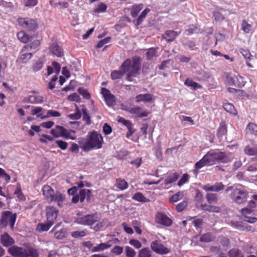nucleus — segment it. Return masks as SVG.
I'll return each instance as SVG.
<instances>
[{"label": "nucleus", "instance_id": "obj_1", "mask_svg": "<svg viewBox=\"0 0 257 257\" xmlns=\"http://www.w3.org/2000/svg\"><path fill=\"white\" fill-rule=\"evenodd\" d=\"M141 67V59L138 56L127 58L120 65L119 70H113L110 77L112 80L119 79L126 73V79L132 81L133 78L136 77Z\"/></svg>", "mask_w": 257, "mask_h": 257}, {"label": "nucleus", "instance_id": "obj_2", "mask_svg": "<svg viewBox=\"0 0 257 257\" xmlns=\"http://www.w3.org/2000/svg\"><path fill=\"white\" fill-rule=\"evenodd\" d=\"M103 139L101 135L95 131L88 133L84 141H79L81 149L85 152L102 147Z\"/></svg>", "mask_w": 257, "mask_h": 257}, {"label": "nucleus", "instance_id": "obj_3", "mask_svg": "<svg viewBox=\"0 0 257 257\" xmlns=\"http://www.w3.org/2000/svg\"><path fill=\"white\" fill-rule=\"evenodd\" d=\"M44 199L48 202L56 203L59 207L63 206L65 195L59 191L55 192L49 185H44L42 188Z\"/></svg>", "mask_w": 257, "mask_h": 257}, {"label": "nucleus", "instance_id": "obj_4", "mask_svg": "<svg viewBox=\"0 0 257 257\" xmlns=\"http://www.w3.org/2000/svg\"><path fill=\"white\" fill-rule=\"evenodd\" d=\"M229 191H231L230 197L235 203L241 204L246 201L248 193L242 185L235 184L233 186L228 187L225 190L226 193Z\"/></svg>", "mask_w": 257, "mask_h": 257}, {"label": "nucleus", "instance_id": "obj_5", "mask_svg": "<svg viewBox=\"0 0 257 257\" xmlns=\"http://www.w3.org/2000/svg\"><path fill=\"white\" fill-rule=\"evenodd\" d=\"M9 253L13 257H39L38 250L31 246H27L26 248L13 245L8 249Z\"/></svg>", "mask_w": 257, "mask_h": 257}, {"label": "nucleus", "instance_id": "obj_6", "mask_svg": "<svg viewBox=\"0 0 257 257\" xmlns=\"http://www.w3.org/2000/svg\"><path fill=\"white\" fill-rule=\"evenodd\" d=\"M204 157L209 166L217 163H225L227 160L225 153L215 150L208 151Z\"/></svg>", "mask_w": 257, "mask_h": 257}, {"label": "nucleus", "instance_id": "obj_7", "mask_svg": "<svg viewBox=\"0 0 257 257\" xmlns=\"http://www.w3.org/2000/svg\"><path fill=\"white\" fill-rule=\"evenodd\" d=\"M17 22L20 26L28 32H36L39 27L38 19H33L29 17L19 18L17 19Z\"/></svg>", "mask_w": 257, "mask_h": 257}, {"label": "nucleus", "instance_id": "obj_8", "mask_svg": "<svg viewBox=\"0 0 257 257\" xmlns=\"http://www.w3.org/2000/svg\"><path fill=\"white\" fill-rule=\"evenodd\" d=\"M16 218V213H13L10 211H4L0 219L1 227H6L9 224L11 228L13 229Z\"/></svg>", "mask_w": 257, "mask_h": 257}, {"label": "nucleus", "instance_id": "obj_9", "mask_svg": "<svg viewBox=\"0 0 257 257\" xmlns=\"http://www.w3.org/2000/svg\"><path fill=\"white\" fill-rule=\"evenodd\" d=\"M99 219L100 217L98 213L95 212L78 218L76 219V222L81 225L92 226L98 222Z\"/></svg>", "mask_w": 257, "mask_h": 257}, {"label": "nucleus", "instance_id": "obj_10", "mask_svg": "<svg viewBox=\"0 0 257 257\" xmlns=\"http://www.w3.org/2000/svg\"><path fill=\"white\" fill-rule=\"evenodd\" d=\"M150 246L155 252L161 255L166 254L170 252V249L162 244L160 240L153 241L151 243Z\"/></svg>", "mask_w": 257, "mask_h": 257}, {"label": "nucleus", "instance_id": "obj_11", "mask_svg": "<svg viewBox=\"0 0 257 257\" xmlns=\"http://www.w3.org/2000/svg\"><path fill=\"white\" fill-rule=\"evenodd\" d=\"M91 191L89 189H81L78 194L73 196L72 202L73 203H77L79 201L83 202L85 198L87 201H89L91 199Z\"/></svg>", "mask_w": 257, "mask_h": 257}, {"label": "nucleus", "instance_id": "obj_12", "mask_svg": "<svg viewBox=\"0 0 257 257\" xmlns=\"http://www.w3.org/2000/svg\"><path fill=\"white\" fill-rule=\"evenodd\" d=\"M45 211L47 221L54 224L57 220L59 210L53 206H48L46 207Z\"/></svg>", "mask_w": 257, "mask_h": 257}, {"label": "nucleus", "instance_id": "obj_13", "mask_svg": "<svg viewBox=\"0 0 257 257\" xmlns=\"http://www.w3.org/2000/svg\"><path fill=\"white\" fill-rule=\"evenodd\" d=\"M155 221L157 223L170 226L172 224V220L167 215L163 212H158L155 215Z\"/></svg>", "mask_w": 257, "mask_h": 257}, {"label": "nucleus", "instance_id": "obj_14", "mask_svg": "<svg viewBox=\"0 0 257 257\" xmlns=\"http://www.w3.org/2000/svg\"><path fill=\"white\" fill-rule=\"evenodd\" d=\"M239 53L246 60V64L248 67L253 68L254 64V61L255 59L250 54L249 50L244 48H240L239 49Z\"/></svg>", "mask_w": 257, "mask_h": 257}, {"label": "nucleus", "instance_id": "obj_15", "mask_svg": "<svg viewBox=\"0 0 257 257\" xmlns=\"http://www.w3.org/2000/svg\"><path fill=\"white\" fill-rule=\"evenodd\" d=\"M101 93L104 98V100L109 106L113 105L115 102L114 96L110 93V91L106 88H101Z\"/></svg>", "mask_w": 257, "mask_h": 257}, {"label": "nucleus", "instance_id": "obj_16", "mask_svg": "<svg viewBox=\"0 0 257 257\" xmlns=\"http://www.w3.org/2000/svg\"><path fill=\"white\" fill-rule=\"evenodd\" d=\"M61 224V222L58 223L53 227L50 231V232H54V237L58 239L65 238L67 233V229L65 228H62L59 230L56 231L57 229L60 227Z\"/></svg>", "mask_w": 257, "mask_h": 257}, {"label": "nucleus", "instance_id": "obj_17", "mask_svg": "<svg viewBox=\"0 0 257 257\" xmlns=\"http://www.w3.org/2000/svg\"><path fill=\"white\" fill-rule=\"evenodd\" d=\"M0 241L2 244L5 247H11L15 242L14 239L7 232H5L1 235Z\"/></svg>", "mask_w": 257, "mask_h": 257}, {"label": "nucleus", "instance_id": "obj_18", "mask_svg": "<svg viewBox=\"0 0 257 257\" xmlns=\"http://www.w3.org/2000/svg\"><path fill=\"white\" fill-rule=\"evenodd\" d=\"M224 187L225 186L222 182H216L212 185L209 184L205 185L202 188L206 191L219 192L223 190Z\"/></svg>", "mask_w": 257, "mask_h": 257}, {"label": "nucleus", "instance_id": "obj_19", "mask_svg": "<svg viewBox=\"0 0 257 257\" xmlns=\"http://www.w3.org/2000/svg\"><path fill=\"white\" fill-rule=\"evenodd\" d=\"M130 113L132 114L136 115V116L139 118L147 117L149 114V112H148L146 109L142 108L140 106H136L131 108Z\"/></svg>", "mask_w": 257, "mask_h": 257}, {"label": "nucleus", "instance_id": "obj_20", "mask_svg": "<svg viewBox=\"0 0 257 257\" xmlns=\"http://www.w3.org/2000/svg\"><path fill=\"white\" fill-rule=\"evenodd\" d=\"M25 103H39L43 101V97L37 94L33 93L26 97L23 99Z\"/></svg>", "mask_w": 257, "mask_h": 257}, {"label": "nucleus", "instance_id": "obj_21", "mask_svg": "<svg viewBox=\"0 0 257 257\" xmlns=\"http://www.w3.org/2000/svg\"><path fill=\"white\" fill-rule=\"evenodd\" d=\"M27 51H28V50H24V47L21 49L20 55L18 59V61L20 63H26L32 58L33 56L32 53L27 52Z\"/></svg>", "mask_w": 257, "mask_h": 257}, {"label": "nucleus", "instance_id": "obj_22", "mask_svg": "<svg viewBox=\"0 0 257 257\" xmlns=\"http://www.w3.org/2000/svg\"><path fill=\"white\" fill-rule=\"evenodd\" d=\"M227 133V124L224 121H221L217 131V137L220 141L223 137H225Z\"/></svg>", "mask_w": 257, "mask_h": 257}, {"label": "nucleus", "instance_id": "obj_23", "mask_svg": "<svg viewBox=\"0 0 257 257\" xmlns=\"http://www.w3.org/2000/svg\"><path fill=\"white\" fill-rule=\"evenodd\" d=\"M49 50L51 53L58 57H62L64 55L62 47L57 43H52L49 47Z\"/></svg>", "mask_w": 257, "mask_h": 257}, {"label": "nucleus", "instance_id": "obj_24", "mask_svg": "<svg viewBox=\"0 0 257 257\" xmlns=\"http://www.w3.org/2000/svg\"><path fill=\"white\" fill-rule=\"evenodd\" d=\"M45 63V57H41L38 58L37 60H34L32 65V69L33 72H37L40 71L43 67Z\"/></svg>", "mask_w": 257, "mask_h": 257}, {"label": "nucleus", "instance_id": "obj_25", "mask_svg": "<svg viewBox=\"0 0 257 257\" xmlns=\"http://www.w3.org/2000/svg\"><path fill=\"white\" fill-rule=\"evenodd\" d=\"M135 100L137 103L141 102H144V103L151 102L153 100V95L149 93L140 94L135 97Z\"/></svg>", "mask_w": 257, "mask_h": 257}, {"label": "nucleus", "instance_id": "obj_26", "mask_svg": "<svg viewBox=\"0 0 257 257\" xmlns=\"http://www.w3.org/2000/svg\"><path fill=\"white\" fill-rule=\"evenodd\" d=\"M179 34L180 33L173 30H167L165 31V34L163 35L162 37L167 42H172Z\"/></svg>", "mask_w": 257, "mask_h": 257}, {"label": "nucleus", "instance_id": "obj_27", "mask_svg": "<svg viewBox=\"0 0 257 257\" xmlns=\"http://www.w3.org/2000/svg\"><path fill=\"white\" fill-rule=\"evenodd\" d=\"M206 204H201L200 207L202 210L210 212L218 213L220 211V208L218 206L211 205Z\"/></svg>", "mask_w": 257, "mask_h": 257}, {"label": "nucleus", "instance_id": "obj_28", "mask_svg": "<svg viewBox=\"0 0 257 257\" xmlns=\"http://www.w3.org/2000/svg\"><path fill=\"white\" fill-rule=\"evenodd\" d=\"M245 154L248 156H255L257 155V144L247 145L244 149Z\"/></svg>", "mask_w": 257, "mask_h": 257}, {"label": "nucleus", "instance_id": "obj_29", "mask_svg": "<svg viewBox=\"0 0 257 257\" xmlns=\"http://www.w3.org/2000/svg\"><path fill=\"white\" fill-rule=\"evenodd\" d=\"M66 128L60 125H57L55 128L52 129L51 134L56 138L62 137L63 134L66 132Z\"/></svg>", "mask_w": 257, "mask_h": 257}, {"label": "nucleus", "instance_id": "obj_30", "mask_svg": "<svg viewBox=\"0 0 257 257\" xmlns=\"http://www.w3.org/2000/svg\"><path fill=\"white\" fill-rule=\"evenodd\" d=\"M115 186L120 190H124L128 188V184L124 179L117 178L115 180Z\"/></svg>", "mask_w": 257, "mask_h": 257}, {"label": "nucleus", "instance_id": "obj_31", "mask_svg": "<svg viewBox=\"0 0 257 257\" xmlns=\"http://www.w3.org/2000/svg\"><path fill=\"white\" fill-rule=\"evenodd\" d=\"M143 4H134L131 8V14L132 17L136 18L140 12L143 9Z\"/></svg>", "mask_w": 257, "mask_h": 257}, {"label": "nucleus", "instance_id": "obj_32", "mask_svg": "<svg viewBox=\"0 0 257 257\" xmlns=\"http://www.w3.org/2000/svg\"><path fill=\"white\" fill-rule=\"evenodd\" d=\"M17 38L21 42L27 43L32 38V37L27 34L25 31H21L18 33Z\"/></svg>", "mask_w": 257, "mask_h": 257}, {"label": "nucleus", "instance_id": "obj_33", "mask_svg": "<svg viewBox=\"0 0 257 257\" xmlns=\"http://www.w3.org/2000/svg\"><path fill=\"white\" fill-rule=\"evenodd\" d=\"M110 241L107 243H101L95 246H94L92 249V252H98L100 251H103L105 249L110 248L111 246V244L109 243Z\"/></svg>", "mask_w": 257, "mask_h": 257}, {"label": "nucleus", "instance_id": "obj_34", "mask_svg": "<svg viewBox=\"0 0 257 257\" xmlns=\"http://www.w3.org/2000/svg\"><path fill=\"white\" fill-rule=\"evenodd\" d=\"M53 225L47 221L45 223H39L37 226L36 230L39 232L47 231L49 230Z\"/></svg>", "mask_w": 257, "mask_h": 257}, {"label": "nucleus", "instance_id": "obj_35", "mask_svg": "<svg viewBox=\"0 0 257 257\" xmlns=\"http://www.w3.org/2000/svg\"><path fill=\"white\" fill-rule=\"evenodd\" d=\"M150 9L149 8L145 9L139 16L137 20L134 22L135 25L139 26L143 22L144 19L146 17L148 14L150 12Z\"/></svg>", "mask_w": 257, "mask_h": 257}, {"label": "nucleus", "instance_id": "obj_36", "mask_svg": "<svg viewBox=\"0 0 257 257\" xmlns=\"http://www.w3.org/2000/svg\"><path fill=\"white\" fill-rule=\"evenodd\" d=\"M41 44V41L39 40H35L30 43L26 44L24 46V50L28 49L33 50L36 49Z\"/></svg>", "mask_w": 257, "mask_h": 257}, {"label": "nucleus", "instance_id": "obj_37", "mask_svg": "<svg viewBox=\"0 0 257 257\" xmlns=\"http://www.w3.org/2000/svg\"><path fill=\"white\" fill-rule=\"evenodd\" d=\"M227 254L229 257H244L242 252L238 248H232L230 249Z\"/></svg>", "mask_w": 257, "mask_h": 257}, {"label": "nucleus", "instance_id": "obj_38", "mask_svg": "<svg viewBox=\"0 0 257 257\" xmlns=\"http://www.w3.org/2000/svg\"><path fill=\"white\" fill-rule=\"evenodd\" d=\"M184 84L188 87H191L194 90L202 88V87L201 85L189 78L186 79L184 82Z\"/></svg>", "mask_w": 257, "mask_h": 257}, {"label": "nucleus", "instance_id": "obj_39", "mask_svg": "<svg viewBox=\"0 0 257 257\" xmlns=\"http://www.w3.org/2000/svg\"><path fill=\"white\" fill-rule=\"evenodd\" d=\"M204 166H209L205 157L200 159L199 161L195 163L194 167L195 171L198 172V171Z\"/></svg>", "mask_w": 257, "mask_h": 257}, {"label": "nucleus", "instance_id": "obj_40", "mask_svg": "<svg viewBox=\"0 0 257 257\" xmlns=\"http://www.w3.org/2000/svg\"><path fill=\"white\" fill-rule=\"evenodd\" d=\"M223 108L225 111L233 114V115H236L237 114V111L235 109L234 106L230 103H225L223 104Z\"/></svg>", "mask_w": 257, "mask_h": 257}, {"label": "nucleus", "instance_id": "obj_41", "mask_svg": "<svg viewBox=\"0 0 257 257\" xmlns=\"http://www.w3.org/2000/svg\"><path fill=\"white\" fill-rule=\"evenodd\" d=\"M132 199L141 202H147L149 199L147 198L142 193L137 192L132 197Z\"/></svg>", "mask_w": 257, "mask_h": 257}, {"label": "nucleus", "instance_id": "obj_42", "mask_svg": "<svg viewBox=\"0 0 257 257\" xmlns=\"http://www.w3.org/2000/svg\"><path fill=\"white\" fill-rule=\"evenodd\" d=\"M152 252L148 247L140 249L138 252V257H151Z\"/></svg>", "mask_w": 257, "mask_h": 257}, {"label": "nucleus", "instance_id": "obj_43", "mask_svg": "<svg viewBox=\"0 0 257 257\" xmlns=\"http://www.w3.org/2000/svg\"><path fill=\"white\" fill-rule=\"evenodd\" d=\"M246 130L248 133L253 134L257 136V125L256 124L252 122L249 123Z\"/></svg>", "mask_w": 257, "mask_h": 257}, {"label": "nucleus", "instance_id": "obj_44", "mask_svg": "<svg viewBox=\"0 0 257 257\" xmlns=\"http://www.w3.org/2000/svg\"><path fill=\"white\" fill-rule=\"evenodd\" d=\"M206 198L209 204L216 203L218 201V198L216 194L207 193L206 196Z\"/></svg>", "mask_w": 257, "mask_h": 257}, {"label": "nucleus", "instance_id": "obj_45", "mask_svg": "<svg viewBox=\"0 0 257 257\" xmlns=\"http://www.w3.org/2000/svg\"><path fill=\"white\" fill-rule=\"evenodd\" d=\"M179 177V175L178 173H174L172 176H169L165 179L164 183L166 185H168L175 182L178 179Z\"/></svg>", "mask_w": 257, "mask_h": 257}, {"label": "nucleus", "instance_id": "obj_46", "mask_svg": "<svg viewBox=\"0 0 257 257\" xmlns=\"http://www.w3.org/2000/svg\"><path fill=\"white\" fill-rule=\"evenodd\" d=\"M43 108L41 107H32L31 114L33 115H36L37 117H41V118L43 119L46 117V116H41V112L42 111Z\"/></svg>", "mask_w": 257, "mask_h": 257}, {"label": "nucleus", "instance_id": "obj_47", "mask_svg": "<svg viewBox=\"0 0 257 257\" xmlns=\"http://www.w3.org/2000/svg\"><path fill=\"white\" fill-rule=\"evenodd\" d=\"M157 49L155 48H151L149 49L146 53L147 59L148 60H151L154 57L157 56Z\"/></svg>", "mask_w": 257, "mask_h": 257}, {"label": "nucleus", "instance_id": "obj_48", "mask_svg": "<svg viewBox=\"0 0 257 257\" xmlns=\"http://www.w3.org/2000/svg\"><path fill=\"white\" fill-rule=\"evenodd\" d=\"M213 237L210 233H205L200 237V241L204 242H209L213 240Z\"/></svg>", "mask_w": 257, "mask_h": 257}, {"label": "nucleus", "instance_id": "obj_49", "mask_svg": "<svg viewBox=\"0 0 257 257\" xmlns=\"http://www.w3.org/2000/svg\"><path fill=\"white\" fill-rule=\"evenodd\" d=\"M251 25L248 24L246 20H242L241 23V29L245 33H249L251 30Z\"/></svg>", "mask_w": 257, "mask_h": 257}, {"label": "nucleus", "instance_id": "obj_50", "mask_svg": "<svg viewBox=\"0 0 257 257\" xmlns=\"http://www.w3.org/2000/svg\"><path fill=\"white\" fill-rule=\"evenodd\" d=\"M75 133L76 132L75 131L72 130H66V132L63 134L62 137H64L67 139H70L71 140H74L76 139V137L74 136Z\"/></svg>", "mask_w": 257, "mask_h": 257}, {"label": "nucleus", "instance_id": "obj_51", "mask_svg": "<svg viewBox=\"0 0 257 257\" xmlns=\"http://www.w3.org/2000/svg\"><path fill=\"white\" fill-rule=\"evenodd\" d=\"M235 86L241 88L243 87L246 83V82L244 81V78L240 75H235Z\"/></svg>", "mask_w": 257, "mask_h": 257}, {"label": "nucleus", "instance_id": "obj_52", "mask_svg": "<svg viewBox=\"0 0 257 257\" xmlns=\"http://www.w3.org/2000/svg\"><path fill=\"white\" fill-rule=\"evenodd\" d=\"M78 92L85 99H89L90 98V94L89 93L87 89L83 87L79 88L78 89Z\"/></svg>", "mask_w": 257, "mask_h": 257}, {"label": "nucleus", "instance_id": "obj_53", "mask_svg": "<svg viewBox=\"0 0 257 257\" xmlns=\"http://www.w3.org/2000/svg\"><path fill=\"white\" fill-rule=\"evenodd\" d=\"M87 234L86 229L82 231H75L71 233L72 237L74 238L82 237L86 236Z\"/></svg>", "mask_w": 257, "mask_h": 257}, {"label": "nucleus", "instance_id": "obj_54", "mask_svg": "<svg viewBox=\"0 0 257 257\" xmlns=\"http://www.w3.org/2000/svg\"><path fill=\"white\" fill-rule=\"evenodd\" d=\"M107 9V6L104 3H100L97 7L94 10V12L96 13H101L104 12Z\"/></svg>", "mask_w": 257, "mask_h": 257}, {"label": "nucleus", "instance_id": "obj_55", "mask_svg": "<svg viewBox=\"0 0 257 257\" xmlns=\"http://www.w3.org/2000/svg\"><path fill=\"white\" fill-rule=\"evenodd\" d=\"M125 254L127 257H135L136 255L135 250L130 246H126L125 247Z\"/></svg>", "mask_w": 257, "mask_h": 257}, {"label": "nucleus", "instance_id": "obj_56", "mask_svg": "<svg viewBox=\"0 0 257 257\" xmlns=\"http://www.w3.org/2000/svg\"><path fill=\"white\" fill-rule=\"evenodd\" d=\"M82 115H83V119L85 121H86L87 124H90L91 122L90 120V117L89 116V114L87 112V110L86 108H83L82 109Z\"/></svg>", "mask_w": 257, "mask_h": 257}, {"label": "nucleus", "instance_id": "obj_57", "mask_svg": "<svg viewBox=\"0 0 257 257\" xmlns=\"http://www.w3.org/2000/svg\"><path fill=\"white\" fill-rule=\"evenodd\" d=\"M123 247L119 245H115L112 248L111 252L115 255H119L123 252Z\"/></svg>", "mask_w": 257, "mask_h": 257}, {"label": "nucleus", "instance_id": "obj_58", "mask_svg": "<svg viewBox=\"0 0 257 257\" xmlns=\"http://www.w3.org/2000/svg\"><path fill=\"white\" fill-rule=\"evenodd\" d=\"M117 121L126 126L127 128H130L132 126H133V124L130 120H126L123 117H119Z\"/></svg>", "mask_w": 257, "mask_h": 257}, {"label": "nucleus", "instance_id": "obj_59", "mask_svg": "<svg viewBox=\"0 0 257 257\" xmlns=\"http://www.w3.org/2000/svg\"><path fill=\"white\" fill-rule=\"evenodd\" d=\"M189 175L187 173L184 174L181 179L178 182V185L179 186H182L185 183H187L189 181Z\"/></svg>", "mask_w": 257, "mask_h": 257}, {"label": "nucleus", "instance_id": "obj_60", "mask_svg": "<svg viewBox=\"0 0 257 257\" xmlns=\"http://www.w3.org/2000/svg\"><path fill=\"white\" fill-rule=\"evenodd\" d=\"M80 99V96L76 93H73L68 96V100L71 101L79 102Z\"/></svg>", "mask_w": 257, "mask_h": 257}, {"label": "nucleus", "instance_id": "obj_61", "mask_svg": "<svg viewBox=\"0 0 257 257\" xmlns=\"http://www.w3.org/2000/svg\"><path fill=\"white\" fill-rule=\"evenodd\" d=\"M213 16L216 22H221L224 20V17L218 12H213Z\"/></svg>", "mask_w": 257, "mask_h": 257}, {"label": "nucleus", "instance_id": "obj_62", "mask_svg": "<svg viewBox=\"0 0 257 257\" xmlns=\"http://www.w3.org/2000/svg\"><path fill=\"white\" fill-rule=\"evenodd\" d=\"M187 206V202L186 201H183L177 204L176 209L178 212L182 211L184 208Z\"/></svg>", "mask_w": 257, "mask_h": 257}, {"label": "nucleus", "instance_id": "obj_63", "mask_svg": "<svg viewBox=\"0 0 257 257\" xmlns=\"http://www.w3.org/2000/svg\"><path fill=\"white\" fill-rule=\"evenodd\" d=\"M129 243L137 249L140 248L142 245L140 241L135 239H130Z\"/></svg>", "mask_w": 257, "mask_h": 257}, {"label": "nucleus", "instance_id": "obj_64", "mask_svg": "<svg viewBox=\"0 0 257 257\" xmlns=\"http://www.w3.org/2000/svg\"><path fill=\"white\" fill-rule=\"evenodd\" d=\"M55 143L58 145V146L63 150H66L67 148L68 144L65 141L62 140H57Z\"/></svg>", "mask_w": 257, "mask_h": 257}]
</instances>
